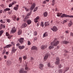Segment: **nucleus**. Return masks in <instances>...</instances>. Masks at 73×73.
<instances>
[{"mask_svg": "<svg viewBox=\"0 0 73 73\" xmlns=\"http://www.w3.org/2000/svg\"><path fill=\"white\" fill-rule=\"evenodd\" d=\"M59 44V41H56V39H55L53 41V42L51 43V45L52 46H50L49 47V49H51L52 48H53V46H57L58 44Z\"/></svg>", "mask_w": 73, "mask_h": 73, "instance_id": "nucleus-1", "label": "nucleus"}, {"mask_svg": "<svg viewBox=\"0 0 73 73\" xmlns=\"http://www.w3.org/2000/svg\"><path fill=\"white\" fill-rule=\"evenodd\" d=\"M28 18H29V17H26L25 19H24V20L27 23L28 25H30L32 23V21L30 19H28Z\"/></svg>", "mask_w": 73, "mask_h": 73, "instance_id": "nucleus-2", "label": "nucleus"}, {"mask_svg": "<svg viewBox=\"0 0 73 73\" xmlns=\"http://www.w3.org/2000/svg\"><path fill=\"white\" fill-rule=\"evenodd\" d=\"M18 41H19L21 44H23L24 41V38H19L18 40Z\"/></svg>", "mask_w": 73, "mask_h": 73, "instance_id": "nucleus-3", "label": "nucleus"}, {"mask_svg": "<svg viewBox=\"0 0 73 73\" xmlns=\"http://www.w3.org/2000/svg\"><path fill=\"white\" fill-rule=\"evenodd\" d=\"M51 30L54 31V32H57L58 29L57 28V27L56 26L53 27L51 29Z\"/></svg>", "mask_w": 73, "mask_h": 73, "instance_id": "nucleus-4", "label": "nucleus"}, {"mask_svg": "<svg viewBox=\"0 0 73 73\" xmlns=\"http://www.w3.org/2000/svg\"><path fill=\"white\" fill-rule=\"evenodd\" d=\"M56 61L55 64L56 65H58L60 64V59H59V58H56Z\"/></svg>", "mask_w": 73, "mask_h": 73, "instance_id": "nucleus-5", "label": "nucleus"}, {"mask_svg": "<svg viewBox=\"0 0 73 73\" xmlns=\"http://www.w3.org/2000/svg\"><path fill=\"white\" fill-rule=\"evenodd\" d=\"M49 56V54H46L45 56L44 57V60L45 61H46V60H47V59H48V56Z\"/></svg>", "mask_w": 73, "mask_h": 73, "instance_id": "nucleus-6", "label": "nucleus"}, {"mask_svg": "<svg viewBox=\"0 0 73 73\" xmlns=\"http://www.w3.org/2000/svg\"><path fill=\"white\" fill-rule=\"evenodd\" d=\"M20 73H27V71H25L23 68H22L20 70Z\"/></svg>", "mask_w": 73, "mask_h": 73, "instance_id": "nucleus-7", "label": "nucleus"}, {"mask_svg": "<svg viewBox=\"0 0 73 73\" xmlns=\"http://www.w3.org/2000/svg\"><path fill=\"white\" fill-rule=\"evenodd\" d=\"M44 67V65L41 64H40L39 65V68L40 69L43 70V68Z\"/></svg>", "mask_w": 73, "mask_h": 73, "instance_id": "nucleus-8", "label": "nucleus"}, {"mask_svg": "<svg viewBox=\"0 0 73 73\" xmlns=\"http://www.w3.org/2000/svg\"><path fill=\"white\" fill-rule=\"evenodd\" d=\"M40 19V17L39 16H37L36 17L34 20L35 23H37L38 22V20Z\"/></svg>", "mask_w": 73, "mask_h": 73, "instance_id": "nucleus-9", "label": "nucleus"}, {"mask_svg": "<svg viewBox=\"0 0 73 73\" xmlns=\"http://www.w3.org/2000/svg\"><path fill=\"white\" fill-rule=\"evenodd\" d=\"M11 32L12 33H14L16 32V29H15V27H13L12 28Z\"/></svg>", "mask_w": 73, "mask_h": 73, "instance_id": "nucleus-10", "label": "nucleus"}, {"mask_svg": "<svg viewBox=\"0 0 73 73\" xmlns=\"http://www.w3.org/2000/svg\"><path fill=\"white\" fill-rule=\"evenodd\" d=\"M35 5H36L35 3H34L33 4L31 7V10L32 11L33 9L35 8Z\"/></svg>", "mask_w": 73, "mask_h": 73, "instance_id": "nucleus-11", "label": "nucleus"}, {"mask_svg": "<svg viewBox=\"0 0 73 73\" xmlns=\"http://www.w3.org/2000/svg\"><path fill=\"white\" fill-rule=\"evenodd\" d=\"M16 1H13V2L11 3H10L9 5V7H12V6L13 5L15 4H16Z\"/></svg>", "mask_w": 73, "mask_h": 73, "instance_id": "nucleus-12", "label": "nucleus"}, {"mask_svg": "<svg viewBox=\"0 0 73 73\" xmlns=\"http://www.w3.org/2000/svg\"><path fill=\"white\" fill-rule=\"evenodd\" d=\"M17 50V49H15V46H13L12 48V53H15L16 51Z\"/></svg>", "mask_w": 73, "mask_h": 73, "instance_id": "nucleus-13", "label": "nucleus"}, {"mask_svg": "<svg viewBox=\"0 0 73 73\" xmlns=\"http://www.w3.org/2000/svg\"><path fill=\"white\" fill-rule=\"evenodd\" d=\"M47 48V46L46 45H42L41 46V49H45Z\"/></svg>", "mask_w": 73, "mask_h": 73, "instance_id": "nucleus-14", "label": "nucleus"}, {"mask_svg": "<svg viewBox=\"0 0 73 73\" xmlns=\"http://www.w3.org/2000/svg\"><path fill=\"white\" fill-rule=\"evenodd\" d=\"M47 66L48 67H50V68H52L53 67V64H50V62H48V63Z\"/></svg>", "mask_w": 73, "mask_h": 73, "instance_id": "nucleus-15", "label": "nucleus"}, {"mask_svg": "<svg viewBox=\"0 0 73 73\" xmlns=\"http://www.w3.org/2000/svg\"><path fill=\"white\" fill-rule=\"evenodd\" d=\"M12 46V45L11 44H8L6 46L4 47V49H5V48H11Z\"/></svg>", "mask_w": 73, "mask_h": 73, "instance_id": "nucleus-16", "label": "nucleus"}, {"mask_svg": "<svg viewBox=\"0 0 73 73\" xmlns=\"http://www.w3.org/2000/svg\"><path fill=\"white\" fill-rule=\"evenodd\" d=\"M27 27V24L24 23L22 25V28H25Z\"/></svg>", "mask_w": 73, "mask_h": 73, "instance_id": "nucleus-17", "label": "nucleus"}, {"mask_svg": "<svg viewBox=\"0 0 73 73\" xmlns=\"http://www.w3.org/2000/svg\"><path fill=\"white\" fill-rule=\"evenodd\" d=\"M18 48L20 49H23L25 48V46H18Z\"/></svg>", "mask_w": 73, "mask_h": 73, "instance_id": "nucleus-18", "label": "nucleus"}, {"mask_svg": "<svg viewBox=\"0 0 73 73\" xmlns=\"http://www.w3.org/2000/svg\"><path fill=\"white\" fill-rule=\"evenodd\" d=\"M21 33H22V31H21V30H19L17 32L18 35H20Z\"/></svg>", "mask_w": 73, "mask_h": 73, "instance_id": "nucleus-19", "label": "nucleus"}, {"mask_svg": "<svg viewBox=\"0 0 73 73\" xmlns=\"http://www.w3.org/2000/svg\"><path fill=\"white\" fill-rule=\"evenodd\" d=\"M37 48L35 46H32L31 48V50H37Z\"/></svg>", "mask_w": 73, "mask_h": 73, "instance_id": "nucleus-20", "label": "nucleus"}, {"mask_svg": "<svg viewBox=\"0 0 73 73\" xmlns=\"http://www.w3.org/2000/svg\"><path fill=\"white\" fill-rule=\"evenodd\" d=\"M7 64L8 66H10L11 64V61L8 60L7 62Z\"/></svg>", "mask_w": 73, "mask_h": 73, "instance_id": "nucleus-21", "label": "nucleus"}, {"mask_svg": "<svg viewBox=\"0 0 73 73\" xmlns=\"http://www.w3.org/2000/svg\"><path fill=\"white\" fill-rule=\"evenodd\" d=\"M73 24V23L72 22H71V21H70L69 23H68V26L69 27H70Z\"/></svg>", "mask_w": 73, "mask_h": 73, "instance_id": "nucleus-22", "label": "nucleus"}, {"mask_svg": "<svg viewBox=\"0 0 73 73\" xmlns=\"http://www.w3.org/2000/svg\"><path fill=\"white\" fill-rule=\"evenodd\" d=\"M44 25L45 27H47L48 26V25H49V22H45Z\"/></svg>", "mask_w": 73, "mask_h": 73, "instance_id": "nucleus-23", "label": "nucleus"}, {"mask_svg": "<svg viewBox=\"0 0 73 73\" xmlns=\"http://www.w3.org/2000/svg\"><path fill=\"white\" fill-rule=\"evenodd\" d=\"M46 36H48V33L46 32L43 34V38H44V37H46Z\"/></svg>", "mask_w": 73, "mask_h": 73, "instance_id": "nucleus-24", "label": "nucleus"}, {"mask_svg": "<svg viewBox=\"0 0 73 73\" xmlns=\"http://www.w3.org/2000/svg\"><path fill=\"white\" fill-rule=\"evenodd\" d=\"M63 43L64 44H67L69 43V42L68 41L64 40L63 41Z\"/></svg>", "mask_w": 73, "mask_h": 73, "instance_id": "nucleus-25", "label": "nucleus"}, {"mask_svg": "<svg viewBox=\"0 0 73 73\" xmlns=\"http://www.w3.org/2000/svg\"><path fill=\"white\" fill-rule=\"evenodd\" d=\"M43 15L44 17H46L48 16V13L47 12H45L43 13Z\"/></svg>", "mask_w": 73, "mask_h": 73, "instance_id": "nucleus-26", "label": "nucleus"}, {"mask_svg": "<svg viewBox=\"0 0 73 73\" xmlns=\"http://www.w3.org/2000/svg\"><path fill=\"white\" fill-rule=\"evenodd\" d=\"M12 18L13 20H15L16 18V16L15 15H13L12 16Z\"/></svg>", "mask_w": 73, "mask_h": 73, "instance_id": "nucleus-27", "label": "nucleus"}, {"mask_svg": "<svg viewBox=\"0 0 73 73\" xmlns=\"http://www.w3.org/2000/svg\"><path fill=\"white\" fill-rule=\"evenodd\" d=\"M69 69V68L66 67V68L65 69L63 73H65V72H67V71H68V70Z\"/></svg>", "mask_w": 73, "mask_h": 73, "instance_id": "nucleus-28", "label": "nucleus"}, {"mask_svg": "<svg viewBox=\"0 0 73 73\" xmlns=\"http://www.w3.org/2000/svg\"><path fill=\"white\" fill-rule=\"evenodd\" d=\"M3 33H4V31L3 30L0 31V37L2 35Z\"/></svg>", "mask_w": 73, "mask_h": 73, "instance_id": "nucleus-29", "label": "nucleus"}, {"mask_svg": "<svg viewBox=\"0 0 73 73\" xmlns=\"http://www.w3.org/2000/svg\"><path fill=\"white\" fill-rule=\"evenodd\" d=\"M25 69L26 70L28 71L29 70V68H28V67H27V65H26L25 66Z\"/></svg>", "mask_w": 73, "mask_h": 73, "instance_id": "nucleus-30", "label": "nucleus"}, {"mask_svg": "<svg viewBox=\"0 0 73 73\" xmlns=\"http://www.w3.org/2000/svg\"><path fill=\"white\" fill-rule=\"evenodd\" d=\"M1 26L2 28H5V25H4L3 24H1Z\"/></svg>", "mask_w": 73, "mask_h": 73, "instance_id": "nucleus-31", "label": "nucleus"}, {"mask_svg": "<svg viewBox=\"0 0 73 73\" xmlns=\"http://www.w3.org/2000/svg\"><path fill=\"white\" fill-rule=\"evenodd\" d=\"M37 37H35L34 38V39H33V41L34 42H35L36 41H37Z\"/></svg>", "mask_w": 73, "mask_h": 73, "instance_id": "nucleus-32", "label": "nucleus"}, {"mask_svg": "<svg viewBox=\"0 0 73 73\" xmlns=\"http://www.w3.org/2000/svg\"><path fill=\"white\" fill-rule=\"evenodd\" d=\"M19 61L20 62V63H21L22 62V58L20 57L19 58Z\"/></svg>", "mask_w": 73, "mask_h": 73, "instance_id": "nucleus-33", "label": "nucleus"}, {"mask_svg": "<svg viewBox=\"0 0 73 73\" xmlns=\"http://www.w3.org/2000/svg\"><path fill=\"white\" fill-rule=\"evenodd\" d=\"M62 71H63V70L60 69L58 71V73H62Z\"/></svg>", "mask_w": 73, "mask_h": 73, "instance_id": "nucleus-34", "label": "nucleus"}, {"mask_svg": "<svg viewBox=\"0 0 73 73\" xmlns=\"http://www.w3.org/2000/svg\"><path fill=\"white\" fill-rule=\"evenodd\" d=\"M38 9V7H36L34 9L33 11L34 12H35Z\"/></svg>", "mask_w": 73, "mask_h": 73, "instance_id": "nucleus-35", "label": "nucleus"}, {"mask_svg": "<svg viewBox=\"0 0 73 73\" xmlns=\"http://www.w3.org/2000/svg\"><path fill=\"white\" fill-rule=\"evenodd\" d=\"M37 31H35L34 33V35L35 36H37Z\"/></svg>", "mask_w": 73, "mask_h": 73, "instance_id": "nucleus-36", "label": "nucleus"}, {"mask_svg": "<svg viewBox=\"0 0 73 73\" xmlns=\"http://www.w3.org/2000/svg\"><path fill=\"white\" fill-rule=\"evenodd\" d=\"M24 8L25 9V10L26 12H28V11H29V9L26 7H24Z\"/></svg>", "mask_w": 73, "mask_h": 73, "instance_id": "nucleus-37", "label": "nucleus"}, {"mask_svg": "<svg viewBox=\"0 0 73 73\" xmlns=\"http://www.w3.org/2000/svg\"><path fill=\"white\" fill-rule=\"evenodd\" d=\"M14 9L15 11H17V10H18V9H19V8L16 7H14Z\"/></svg>", "mask_w": 73, "mask_h": 73, "instance_id": "nucleus-38", "label": "nucleus"}, {"mask_svg": "<svg viewBox=\"0 0 73 73\" xmlns=\"http://www.w3.org/2000/svg\"><path fill=\"white\" fill-rule=\"evenodd\" d=\"M5 52H6V50H5V49L3 50V51L2 52L3 54H4V53H5Z\"/></svg>", "mask_w": 73, "mask_h": 73, "instance_id": "nucleus-39", "label": "nucleus"}, {"mask_svg": "<svg viewBox=\"0 0 73 73\" xmlns=\"http://www.w3.org/2000/svg\"><path fill=\"white\" fill-rule=\"evenodd\" d=\"M0 22L2 23V24H4V23H5V22L3 21V19H1L0 20Z\"/></svg>", "mask_w": 73, "mask_h": 73, "instance_id": "nucleus-40", "label": "nucleus"}, {"mask_svg": "<svg viewBox=\"0 0 73 73\" xmlns=\"http://www.w3.org/2000/svg\"><path fill=\"white\" fill-rule=\"evenodd\" d=\"M6 10V11H10V8H6L5 9Z\"/></svg>", "mask_w": 73, "mask_h": 73, "instance_id": "nucleus-41", "label": "nucleus"}, {"mask_svg": "<svg viewBox=\"0 0 73 73\" xmlns=\"http://www.w3.org/2000/svg\"><path fill=\"white\" fill-rule=\"evenodd\" d=\"M59 68H61V67H63V66H62L61 65V64H60L59 65Z\"/></svg>", "mask_w": 73, "mask_h": 73, "instance_id": "nucleus-42", "label": "nucleus"}, {"mask_svg": "<svg viewBox=\"0 0 73 73\" xmlns=\"http://www.w3.org/2000/svg\"><path fill=\"white\" fill-rule=\"evenodd\" d=\"M28 45H31V42L29 40L28 41Z\"/></svg>", "mask_w": 73, "mask_h": 73, "instance_id": "nucleus-43", "label": "nucleus"}, {"mask_svg": "<svg viewBox=\"0 0 73 73\" xmlns=\"http://www.w3.org/2000/svg\"><path fill=\"white\" fill-rule=\"evenodd\" d=\"M41 26H42V27H44V22H42L41 23Z\"/></svg>", "mask_w": 73, "mask_h": 73, "instance_id": "nucleus-44", "label": "nucleus"}, {"mask_svg": "<svg viewBox=\"0 0 73 73\" xmlns=\"http://www.w3.org/2000/svg\"><path fill=\"white\" fill-rule=\"evenodd\" d=\"M7 22L8 23H9L11 21V20L9 19H7Z\"/></svg>", "mask_w": 73, "mask_h": 73, "instance_id": "nucleus-45", "label": "nucleus"}, {"mask_svg": "<svg viewBox=\"0 0 73 73\" xmlns=\"http://www.w3.org/2000/svg\"><path fill=\"white\" fill-rule=\"evenodd\" d=\"M54 0H53L52 3V5H54Z\"/></svg>", "mask_w": 73, "mask_h": 73, "instance_id": "nucleus-46", "label": "nucleus"}, {"mask_svg": "<svg viewBox=\"0 0 73 73\" xmlns=\"http://www.w3.org/2000/svg\"><path fill=\"white\" fill-rule=\"evenodd\" d=\"M31 13H28L27 15V16L26 17H28V16H29L30 15H31Z\"/></svg>", "mask_w": 73, "mask_h": 73, "instance_id": "nucleus-47", "label": "nucleus"}, {"mask_svg": "<svg viewBox=\"0 0 73 73\" xmlns=\"http://www.w3.org/2000/svg\"><path fill=\"white\" fill-rule=\"evenodd\" d=\"M27 56H24L23 57V58L24 59V60H26L27 59Z\"/></svg>", "mask_w": 73, "mask_h": 73, "instance_id": "nucleus-48", "label": "nucleus"}, {"mask_svg": "<svg viewBox=\"0 0 73 73\" xmlns=\"http://www.w3.org/2000/svg\"><path fill=\"white\" fill-rule=\"evenodd\" d=\"M6 35L7 36H9V34L8 33V32H7L6 33Z\"/></svg>", "mask_w": 73, "mask_h": 73, "instance_id": "nucleus-49", "label": "nucleus"}, {"mask_svg": "<svg viewBox=\"0 0 73 73\" xmlns=\"http://www.w3.org/2000/svg\"><path fill=\"white\" fill-rule=\"evenodd\" d=\"M46 2L45 1H44L42 3L43 4H46Z\"/></svg>", "mask_w": 73, "mask_h": 73, "instance_id": "nucleus-50", "label": "nucleus"}, {"mask_svg": "<svg viewBox=\"0 0 73 73\" xmlns=\"http://www.w3.org/2000/svg\"><path fill=\"white\" fill-rule=\"evenodd\" d=\"M0 7H1L3 8H4V5H1Z\"/></svg>", "mask_w": 73, "mask_h": 73, "instance_id": "nucleus-51", "label": "nucleus"}, {"mask_svg": "<svg viewBox=\"0 0 73 73\" xmlns=\"http://www.w3.org/2000/svg\"><path fill=\"white\" fill-rule=\"evenodd\" d=\"M3 10H0V13H2V12H3Z\"/></svg>", "mask_w": 73, "mask_h": 73, "instance_id": "nucleus-52", "label": "nucleus"}, {"mask_svg": "<svg viewBox=\"0 0 73 73\" xmlns=\"http://www.w3.org/2000/svg\"><path fill=\"white\" fill-rule=\"evenodd\" d=\"M70 36H72V37H73V33H71Z\"/></svg>", "mask_w": 73, "mask_h": 73, "instance_id": "nucleus-53", "label": "nucleus"}, {"mask_svg": "<svg viewBox=\"0 0 73 73\" xmlns=\"http://www.w3.org/2000/svg\"><path fill=\"white\" fill-rule=\"evenodd\" d=\"M11 44H12V45H14V46L15 45V43H14L13 42H11Z\"/></svg>", "mask_w": 73, "mask_h": 73, "instance_id": "nucleus-54", "label": "nucleus"}, {"mask_svg": "<svg viewBox=\"0 0 73 73\" xmlns=\"http://www.w3.org/2000/svg\"><path fill=\"white\" fill-rule=\"evenodd\" d=\"M64 52H65V53H69V52H68V51H67V50H65L64 51Z\"/></svg>", "mask_w": 73, "mask_h": 73, "instance_id": "nucleus-55", "label": "nucleus"}, {"mask_svg": "<svg viewBox=\"0 0 73 73\" xmlns=\"http://www.w3.org/2000/svg\"><path fill=\"white\" fill-rule=\"evenodd\" d=\"M6 10H5V9H4V10H3V13H5V12H6Z\"/></svg>", "mask_w": 73, "mask_h": 73, "instance_id": "nucleus-56", "label": "nucleus"}, {"mask_svg": "<svg viewBox=\"0 0 73 73\" xmlns=\"http://www.w3.org/2000/svg\"><path fill=\"white\" fill-rule=\"evenodd\" d=\"M4 57L5 59H6V58H7V56L4 55Z\"/></svg>", "mask_w": 73, "mask_h": 73, "instance_id": "nucleus-57", "label": "nucleus"}, {"mask_svg": "<svg viewBox=\"0 0 73 73\" xmlns=\"http://www.w3.org/2000/svg\"><path fill=\"white\" fill-rule=\"evenodd\" d=\"M6 54H7V55H8L9 53L8 52H6Z\"/></svg>", "mask_w": 73, "mask_h": 73, "instance_id": "nucleus-58", "label": "nucleus"}, {"mask_svg": "<svg viewBox=\"0 0 73 73\" xmlns=\"http://www.w3.org/2000/svg\"><path fill=\"white\" fill-rule=\"evenodd\" d=\"M7 36L8 38H9V39H10L11 38L10 37V36H9V35Z\"/></svg>", "mask_w": 73, "mask_h": 73, "instance_id": "nucleus-59", "label": "nucleus"}, {"mask_svg": "<svg viewBox=\"0 0 73 73\" xmlns=\"http://www.w3.org/2000/svg\"><path fill=\"white\" fill-rule=\"evenodd\" d=\"M16 45L17 46H18V47H19V45H20V44H19V43H18L17 44H16Z\"/></svg>", "mask_w": 73, "mask_h": 73, "instance_id": "nucleus-60", "label": "nucleus"}, {"mask_svg": "<svg viewBox=\"0 0 73 73\" xmlns=\"http://www.w3.org/2000/svg\"><path fill=\"white\" fill-rule=\"evenodd\" d=\"M65 32H66V33H69V32L68 31H65Z\"/></svg>", "mask_w": 73, "mask_h": 73, "instance_id": "nucleus-61", "label": "nucleus"}, {"mask_svg": "<svg viewBox=\"0 0 73 73\" xmlns=\"http://www.w3.org/2000/svg\"><path fill=\"white\" fill-rule=\"evenodd\" d=\"M66 22H67V21L66 20H64V21H63V23H66Z\"/></svg>", "mask_w": 73, "mask_h": 73, "instance_id": "nucleus-62", "label": "nucleus"}, {"mask_svg": "<svg viewBox=\"0 0 73 73\" xmlns=\"http://www.w3.org/2000/svg\"><path fill=\"white\" fill-rule=\"evenodd\" d=\"M16 7H17V8H18L19 7V5H16Z\"/></svg>", "mask_w": 73, "mask_h": 73, "instance_id": "nucleus-63", "label": "nucleus"}, {"mask_svg": "<svg viewBox=\"0 0 73 73\" xmlns=\"http://www.w3.org/2000/svg\"><path fill=\"white\" fill-rule=\"evenodd\" d=\"M31 60H33V58L32 57H31Z\"/></svg>", "mask_w": 73, "mask_h": 73, "instance_id": "nucleus-64", "label": "nucleus"}]
</instances>
